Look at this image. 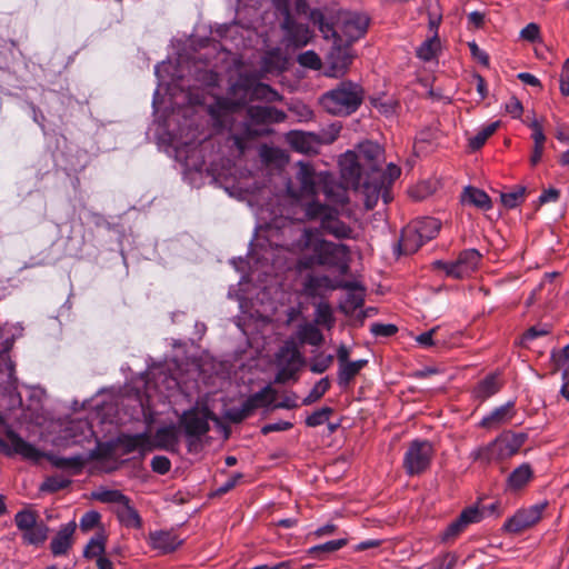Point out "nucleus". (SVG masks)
Returning a JSON list of instances; mask_svg holds the SVG:
<instances>
[{"label":"nucleus","mask_w":569,"mask_h":569,"mask_svg":"<svg viewBox=\"0 0 569 569\" xmlns=\"http://www.w3.org/2000/svg\"><path fill=\"white\" fill-rule=\"evenodd\" d=\"M481 259L482 254L477 249H465L455 261L437 260L433 262V268L443 270L450 278L463 279L477 270Z\"/></svg>","instance_id":"11"},{"label":"nucleus","mask_w":569,"mask_h":569,"mask_svg":"<svg viewBox=\"0 0 569 569\" xmlns=\"http://www.w3.org/2000/svg\"><path fill=\"white\" fill-rule=\"evenodd\" d=\"M516 416L515 401L495 408L489 415L485 416L480 421V427L485 429H496L509 421Z\"/></svg>","instance_id":"23"},{"label":"nucleus","mask_w":569,"mask_h":569,"mask_svg":"<svg viewBox=\"0 0 569 569\" xmlns=\"http://www.w3.org/2000/svg\"><path fill=\"white\" fill-rule=\"evenodd\" d=\"M546 507L547 502H543L518 510L512 517L506 520L503 523V530L516 535L521 533L539 522Z\"/></svg>","instance_id":"13"},{"label":"nucleus","mask_w":569,"mask_h":569,"mask_svg":"<svg viewBox=\"0 0 569 569\" xmlns=\"http://www.w3.org/2000/svg\"><path fill=\"white\" fill-rule=\"evenodd\" d=\"M535 479V471L529 462H523L513 469L506 479L505 491L518 493Z\"/></svg>","instance_id":"19"},{"label":"nucleus","mask_w":569,"mask_h":569,"mask_svg":"<svg viewBox=\"0 0 569 569\" xmlns=\"http://www.w3.org/2000/svg\"><path fill=\"white\" fill-rule=\"evenodd\" d=\"M119 521L127 528H142V518L131 502L119 506L116 510Z\"/></svg>","instance_id":"35"},{"label":"nucleus","mask_w":569,"mask_h":569,"mask_svg":"<svg viewBox=\"0 0 569 569\" xmlns=\"http://www.w3.org/2000/svg\"><path fill=\"white\" fill-rule=\"evenodd\" d=\"M252 415L250 407L243 401L241 407L229 408L224 411L223 418L231 423H240Z\"/></svg>","instance_id":"47"},{"label":"nucleus","mask_w":569,"mask_h":569,"mask_svg":"<svg viewBox=\"0 0 569 569\" xmlns=\"http://www.w3.org/2000/svg\"><path fill=\"white\" fill-rule=\"evenodd\" d=\"M348 545L347 538L330 540L308 549V555L315 559L322 560L326 555L340 550Z\"/></svg>","instance_id":"39"},{"label":"nucleus","mask_w":569,"mask_h":569,"mask_svg":"<svg viewBox=\"0 0 569 569\" xmlns=\"http://www.w3.org/2000/svg\"><path fill=\"white\" fill-rule=\"evenodd\" d=\"M335 12L325 8H315L310 12V21L318 27L323 38L333 39V44L326 57L329 76L341 77L349 69L353 60L351 43L345 41L335 29Z\"/></svg>","instance_id":"2"},{"label":"nucleus","mask_w":569,"mask_h":569,"mask_svg":"<svg viewBox=\"0 0 569 569\" xmlns=\"http://www.w3.org/2000/svg\"><path fill=\"white\" fill-rule=\"evenodd\" d=\"M298 62L302 67L318 70L321 67V60L315 51H306L298 57Z\"/></svg>","instance_id":"56"},{"label":"nucleus","mask_w":569,"mask_h":569,"mask_svg":"<svg viewBox=\"0 0 569 569\" xmlns=\"http://www.w3.org/2000/svg\"><path fill=\"white\" fill-rule=\"evenodd\" d=\"M92 498L102 503H118L119 506L131 502L128 496L123 495L120 490L117 489H101L93 492Z\"/></svg>","instance_id":"41"},{"label":"nucleus","mask_w":569,"mask_h":569,"mask_svg":"<svg viewBox=\"0 0 569 569\" xmlns=\"http://www.w3.org/2000/svg\"><path fill=\"white\" fill-rule=\"evenodd\" d=\"M284 63L280 48H271L263 57V66L267 71L281 69Z\"/></svg>","instance_id":"49"},{"label":"nucleus","mask_w":569,"mask_h":569,"mask_svg":"<svg viewBox=\"0 0 569 569\" xmlns=\"http://www.w3.org/2000/svg\"><path fill=\"white\" fill-rule=\"evenodd\" d=\"M0 375L6 376V379L0 382L6 392H11L17 388L16 363L10 358L9 348L0 351Z\"/></svg>","instance_id":"28"},{"label":"nucleus","mask_w":569,"mask_h":569,"mask_svg":"<svg viewBox=\"0 0 569 569\" xmlns=\"http://www.w3.org/2000/svg\"><path fill=\"white\" fill-rule=\"evenodd\" d=\"M432 443L428 440H412L403 456V469L409 476H419L427 471L433 457Z\"/></svg>","instance_id":"9"},{"label":"nucleus","mask_w":569,"mask_h":569,"mask_svg":"<svg viewBox=\"0 0 569 569\" xmlns=\"http://www.w3.org/2000/svg\"><path fill=\"white\" fill-rule=\"evenodd\" d=\"M500 122H491L488 126L483 127L481 130L477 132V134L469 140V147L472 150H479L486 141L497 131Z\"/></svg>","instance_id":"45"},{"label":"nucleus","mask_w":569,"mask_h":569,"mask_svg":"<svg viewBox=\"0 0 569 569\" xmlns=\"http://www.w3.org/2000/svg\"><path fill=\"white\" fill-rule=\"evenodd\" d=\"M318 233L319 229L307 228L303 230V246L311 251V254L300 259V267L303 269H311L313 266L338 268L341 274H346L349 270L346 262L348 247L321 239Z\"/></svg>","instance_id":"3"},{"label":"nucleus","mask_w":569,"mask_h":569,"mask_svg":"<svg viewBox=\"0 0 569 569\" xmlns=\"http://www.w3.org/2000/svg\"><path fill=\"white\" fill-rule=\"evenodd\" d=\"M107 536L103 531L97 532L90 538L83 549V557L86 559H98L106 553Z\"/></svg>","instance_id":"38"},{"label":"nucleus","mask_w":569,"mask_h":569,"mask_svg":"<svg viewBox=\"0 0 569 569\" xmlns=\"http://www.w3.org/2000/svg\"><path fill=\"white\" fill-rule=\"evenodd\" d=\"M331 290H335V281L329 276L308 273L301 282L300 293L307 299H323Z\"/></svg>","instance_id":"18"},{"label":"nucleus","mask_w":569,"mask_h":569,"mask_svg":"<svg viewBox=\"0 0 569 569\" xmlns=\"http://www.w3.org/2000/svg\"><path fill=\"white\" fill-rule=\"evenodd\" d=\"M149 540L151 547L162 553L173 552L182 545V540L177 535L163 530L150 532Z\"/></svg>","instance_id":"25"},{"label":"nucleus","mask_w":569,"mask_h":569,"mask_svg":"<svg viewBox=\"0 0 569 569\" xmlns=\"http://www.w3.org/2000/svg\"><path fill=\"white\" fill-rule=\"evenodd\" d=\"M332 413L333 409L331 407H322L307 417L306 425L310 428L319 427L328 421Z\"/></svg>","instance_id":"52"},{"label":"nucleus","mask_w":569,"mask_h":569,"mask_svg":"<svg viewBox=\"0 0 569 569\" xmlns=\"http://www.w3.org/2000/svg\"><path fill=\"white\" fill-rule=\"evenodd\" d=\"M331 382L328 377L321 378L310 390L307 397L302 399V406H310L320 400L330 389Z\"/></svg>","instance_id":"44"},{"label":"nucleus","mask_w":569,"mask_h":569,"mask_svg":"<svg viewBox=\"0 0 569 569\" xmlns=\"http://www.w3.org/2000/svg\"><path fill=\"white\" fill-rule=\"evenodd\" d=\"M391 186H392V183H388V184H385L381 187L376 186V183H365V189L368 192L376 194L377 197L380 196L382 198L383 202L388 203L392 199L391 191H390Z\"/></svg>","instance_id":"57"},{"label":"nucleus","mask_w":569,"mask_h":569,"mask_svg":"<svg viewBox=\"0 0 569 569\" xmlns=\"http://www.w3.org/2000/svg\"><path fill=\"white\" fill-rule=\"evenodd\" d=\"M502 387L497 375L491 373L480 380L473 388V397L480 401H485L498 393Z\"/></svg>","instance_id":"31"},{"label":"nucleus","mask_w":569,"mask_h":569,"mask_svg":"<svg viewBox=\"0 0 569 569\" xmlns=\"http://www.w3.org/2000/svg\"><path fill=\"white\" fill-rule=\"evenodd\" d=\"M300 338L311 346H320L323 341L322 332L315 325H306L300 330Z\"/></svg>","instance_id":"48"},{"label":"nucleus","mask_w":569,"mask_h":569,"mask_svg":"<svg viewBox=\"0 0 569 569\" xmlns=\"http://www.w3.org/2000/svg\"><path fill=\"white\" fill-rule=\"evenodd\" d=\"M209 421L218 422V417L207 406H194L186 411L179 418V425L188 438L200 439L209 432Z\"/></svg>","instance_id":"10"},{"label":"nucleus","mask_w":569,"mask_h":569,"mask_svg":"<svg viewBox=\"0 0 569 569\" xmlns=\"http://www.w3.org/2000/svg\"><path fill=\"white\" fill-rule=\"evenodd\" d=\"M368 365L367 359H359L356 361H349L339 366L337 372V382L340 388L347 389L350 387L353 379L360 373V371Z\"/></svg>","instance_id":"29"},{"label":"nucleus","mask_w":569,"mask_h":569,"mask_svg":"<svg viewBox=\"0 0 569 569\" xmlns=\"http://www.w3.org/2000/svg\"><path fill=\"white\" fill-rule=\"evenodd\" d=\"M440 50V40L437 32L426 39L416 50V54L422 61H431Z\"/></svg>","instance_id":"40"},{"label":"nucleus","mask_w":569,"mask_h":569,"mask_svg":"<svg viewBox=\"0 0 569 569\" xmlns=\"http://www.w3.org/2000/svg\"><path fill=\"white\" fill-rule=\"evenodd\" d=\"M116 448L121 450V455H130L139 452L144 457L153 450L152 441L147 432L130 435L126 432L119 433L114 439Z\"/></svg>","instance_id":"16"},{"label":"nucleus","mask_w":569,"mask_h":569,"mask_svg":"<svg viewBox=\"0 0 569 569\" xmlns=\"http://www.w3.org/2000/svg\"><path fill=\"white\" fill-rule=\"evenodd\" d=\"M14 525L21 532L23 545L40 547L48 539L50 529L33 510L23 509L18 511L14 516Z\"/></svg>","instance_id":"8"},{"label":"nucleus","mask_w":569,"mask_h":569,"mask_svg":"<svg viewBox=\"0 0 569 569\" xmlns=\"http://www.w3.org/2000/svg\"><path fill=\"white\" fill-rule=\"evenodd\" d=\"M280 28L284 33V44L288 48H302L309 43L312 32L308 24L298 22L295 18L280 22Z\"/></svg>","instance_id":"17"},{"label":"nucleus","mask_w":569,"mask_h":569,"mask_svg":"<svg viewBox=\"0 0 569 569\" xmlns=\"http://www.w3.org/2000/svg\"><path fill=\"white\" fill-rule=\"evenodd\" d=\"M101 520V515L98 511L90 510L82 515L80 518V529L83 532H88L93 528L98 527Z\"/></svg>","instance_id":"53"},{"label":"nucleus","mask_w":569,"mask_h":569,"mask_svg":"<svg viewBox=\"0 0 569 569\" xmlns=\"http://www.w3.org/2000/svg\"><path fill=\"white\" fill-rule=\"evenodd\" d=\"M151 469L159 475H166L170 471L171 461L166 456H154L151 460Z\"/></svg>","instance_id":"58"},{"label":"nucleus","mask_w":569,"mask_h":569,"mask_svg":"<svg viewBox=\"0 0 569 569\" xmlns=\"http://www.w3.org/2000/svg\"><path fill=\"white\" fill-rule=\"evenodd\" d=\"M298 372L296 368L278 366V371L274 377V383L284 385L289 380L297 381Z\"/></svg>","instance_id":"54"},{"label":"nucleus","mask_w":569,"mask_h":569,"mask_svg":"<svg viewBox=\"0 0 569 569\" xmlns=\"http://www.w3.org/2000/svg\"><path fill=\"white\" fill-rule=\"evenodd\" d=\"M315 321L317 325L325 326L330 329L335 325L332 308L327 301L315 303Z\"/></svg>","instance_id":"43"},{"label":"nucleus","mask_w":569,"mask_h":569,"mask_svg":"<svg viewBox=\"0 0 569 569\" xmlns=\"http://www.w3.org/2000/svg\"><path fill=\"white\" fill-rule=\"evenodd\" d=\"M461 201L485 211L492 208L490 197L483 190L471 186L465 188L461 194Z\"/></svg>","instance_id":"34"},{"label":"nucleus","mask_w":569,"mask_h":569,"mask_svg":"<svg viewBox=\"0 0 569 569\" xmlns=\"http://www.w3.org/2000/svg\"><path fill=\"white\" fill-rule=\"evenodd\" d=\"M409 224L412 227V230H416V233H418V237H420L425 243L436 238L441 229V222L432 217H423Z\"/></svg>","instance_id":"30"},{"label":"nucleus","mask_w":569,"mask_h":569,"mask_svg":"<svg viewBox=\"0 0 569 569\" xmlns=\"http://www.w3.org/2000/svg\"><path fill=\"white\" fill-rule=\"evenodd\" d=\"M341 177L347 186L355 189L365 188L366 170L357 158L356 152L347 151L339 161Z\"/></svg>","instance_id":"15"},{"label":"nucleus","mask_w":569,"mask_h":569,"mask_svg":"<svg viewBox=\"0 0 569 569\" xmlns=\"http://www.w3.org/2000/svg\"><path fill=\"white\" fill-rule=\"evenodd\" d=\"M522 110V103L516 97H511L506 103V111L515 119L520 118Z\"/></svg>","instance_id":"63"},{"label":"nucleus","mask_w":569,"mask_h":569,"mask_svg":"<svg viewBox=\"0 0 569 569\" xmlns=\"http://www.w3.org/2000/svg\"><path fill=\"white\" fill-rule=\"evenodd\" d=\"M528 439L525 432L505 431L487 446L471 452L475 461L488 465L495 460H505L515 456Z\"/></svg>","instance_id":"7"},{"label":"nucleus","mask_w":569,"mask_h":569,"mask_svg":"<svg viewBox=\"0 0 569 569\" xmlns=\"http://www.w3.org/2000/svg\"><path fill=\"white\" fill-rule=\"evenodd\" d=\"M550 333V327L547 325L543 326H532L526 330L522 336V342L526 343L528 341L535 340L539 337H543Z\"/></svg>","instance_id":"59"},{"label":"nucleus","mask_w":569,"mask_h":569,"mask_svg":"<svg viewBox=\"0 0 569 569\" xmlns=\"http://www.w3.org/2000/svg\"><path fill=\"white\" fill-rule=\"evenodd\" d=\"M357 158L366 170L365 183H376V186H385L393 183L401 174V169L389 163L386 169L382 168L385 161V151L373 141H363L358 144L355 151Z\"/></svg>","instance_id":"4"},{"label":"nucleus","mask_w":569,"mask_h":569,"mask_svg":"<svg viewBox=\"0 0 569 569\" xmlns=\"http://www.w3.org/2000/svg\"><path fill=\"white\" fill-rule=\"evenodd\" d=\"M276 360L278 366L296 368L299 371L305 363V359L293 340L284 341L276 353Z\"/></svg>","instance_id":"24"},{"label":"nucleus","mask_w":569,"mask_h":569,"mask_svg":"<svg viewBox=\"0 0 569 569\" xmlns=\"http://www.w3.org/2000/svg\"><path fill=\"white\" fill-rule=\"evenodd\" d=\"M71 483V479L63 478L62 476L59 475H53L44 479V481L40 485L39 490L41 492L56 493L60 490L70 487Z\"/></svg>","instance_id":"42"},{"label":"nucleus","mask_w":569,"mask_h":569,"mask_svg":"<svg viewBox=\"0 0 569 569\" xmlns=\"http://www.w3.org/2000/svg\"><path fill=\"white\" fill-rule=\"evenodd\" d=\"M77 529V523L70 521L59 529L57 535L50 542V550L54 557L66 556L73 545V533Z\"/></svg>","instance_id":"21"},{"label":"nucleus","mask_w":569,"mask_h":569,"mask_svg":"<svg viewBox=\"0 0 569 569\" xmlns=\"http://www.w3.org/2000/svg\"><path fill=\"white\" fill-rule=\"evenodd\" d=\"M335 360L333 355L318 353L310 361V371L317 375L326 372Z\"/></svg>","instance_id":"50"},{"label":"nucleus","mask_w":569,"mask_h":569,"mask_svg":"<svg viewBox=\"0 0 569 569\" xmlns=\"http://www.w3.org/2000/svg\"><path fill=\"white\" fill-rule=\"evenodd\" d=\"M303 218L301 221H319L320 229L337 238L349 239L352 234V229L346 222L339 219L338 210L312 200L302 206Z\"/></svg>","instance_id":"6"},{"label":"nucleus","mask_w":569,"mask_h":569,"mask_svg":"<svg viewBox=\"0 0 569 569\" xmlns=\"http://www.w3.org/2000/svg\"><path fill=\"white\" fill-rule=\"evenodd\" d=\"M369 18L360 13H350L343 19L342 33L347 42L353 43L367 31Z\"/></svg>","instance_id":"22"},{"label":"nucleus","mask_w":569,"mask_h":569,"mask_svg":"<svg viewBox=\"0 0 569 569\" xmlns=\"http://www.w3.org/2000/svg\"><path fill=\"white\" fill-rule=\"evenodd\" d=\"M117 450L114 439L107 442H98L96 448L90 451V459L106 460L112 457Z\"/></svg>","instance_id":"51"},{"label":"nucleus","mask_w":569,"mask_h":569,"mask_svg":"<svg viewBox=\"0 0 569 569\" xmlns=\"http://www.w3.org/2000/svg\"><path fill=\"white\" fill-rule=\"evenodd\" d=\"M481 521L479 508L468 507L461 511L458 518L450 522L447 528L441 532L440 539L445 543L453 542L462 532L466 531L469 525Z\"/></svg>","instance_id":"14"},{"label":"nucleus","mask_w":569,"mask_h":569,"mask_svg":"<svg viewBox=\"0 0 569 569\" xmlns=\"http://www.w3.org/2000/svg\"><path fill=\"white\" fill-rule=\"evenodd\" d=\"M4 435L11 445L0 437V453L7 457L19 455L24 459L34 461L43 457V453L38 448L21 438L20 435L10 427L6 429Z\"/></svg>","instance_id":"12"},{"label":"nucleus","mask_w":569,"mask_h":569,"mask_svg":"<svg viewBox=\"0 0 569 569\" xmlns=\"http://www.w3.org/2000/svg\"><path fill=\"white\" fill-rule=\"evenodd\" d=\"M526 199V188L516 187L513 190L500 193V200L507 209H513L521 204Z\"/></svg>","instance_id":"46"},{"label":"nucleus","mask_w":569,"mask_h":569,"mask_svg":"<svg viewBox=\"0 0 569 569\" xmlns=\"http://www.w3.org/2000/svg\"><path fill=\"white\" fill-rule=\"evenodd\" d=\"M273 4L277 13L282 17V21L292 19L290 0H273Z\"/></svg>","instance_id":"62"},{"label":"nucleus","mask_w":569,"mask_h":569,"mask_svg":"<svg viewBox=\"0 0 569 569\" xmlns=\"http://www.w3.org/2000/svg\"><path fill=\"white\" fill-rule=\"evenodd\" d=\"M471 57L477 60L480 64L483 67H489V56L486 51L479 48V46L476 42H469L468 43Z\"/></svg>","instance_id":"60"},{"label":"nucleus","mask_w":569,"mask_h":569,"mask_svg":"<svg viewBox=\"0 0 569 569\" xmlns=\"http://www.w3.org/2000/svg\"><path fill=\"white\" fill-rule=\"evenodd\" d=\"M365 99L363 88L356 82L343 80L320 97V104L330 114L347 117L355 113Z\"/></svg>","instance_id":"5"},{"label":"nucleus","mask_w":569,"mask_h":569,"mask_svg":"<svg viewBox=\"0 0 569 569\" xmlns=\"http://www.w3.org/2000/svg\"><path fill=\"white\" fill-rule=\"evenodd\" d=\"M423 244V240L418 237L416 230H412V227L408 224L401 232L397 250L399 254H412L417 252Z\"/></svg>","instance_id":"32"},{"label":"nucleus","mask_w":569,"mask_h":569,"mask_svg":"<svg viewBox=\"0 0 569 569\" xmlns=\"http://www.w3.org/2000/svg\"><path fill=\"white\" fill-rule=\"evenodd\" d=\"M291 148L301 153L316 152L320 140L315 133L303 131H291L288 136Z\"/></svg>","instance_id":"27"},{"label":"nucleus","mask_w":569,"mask_h":569,"mask_svg":"<svg viewBox=\"0 0 569 569\" xmlns=\"http://www.w3.org/2000/svg\"><path fill=\"white\" fill-rule=\"evenodd\" d=\"M247 117L254 124H268L283 122L287 116L276 107L250 106L247 108Z\"/></svg>","instance_id":"20"},{"label":"nucleus","mask_w":569,"mask_h":569,"mask_svg":"<svg viewBox=\"0 0 569 569\" xmlns=\"http://www.w3.org/2000/svg\"><path fill=\"white\" fill-rule=\"evenodd\" d=\"M153 449L171 451L179 443V432L174 425L158 428L151 439Z\"/></svg>","instance_id":"26"},{"label":"nucleus","mask_w":569,"mask_h":569,"mask_svg":"<svg viewBox=\"0 0 569 569\" xmlns=\"http://www.w3.org/2000/svg\"><path fill=\"white\" fill-rule=\"evenodd\" d=\"M243 478V475L238 472V473H234L231 478H229L223 485H221L220 487H218L214 491V496H223L226 495L227 492H229L230 490H232L237 485L238 482Z\"/></svg>","instance_id":"61"},{"label":"nucleus","mask_w":569,"mask_h":569,"mask_svg":"<svg viewBox=\"0 0 569 569\" xmlns=\"http://www.w3.org/2000/svg\"><path fill=\"white\" fill-rule=\"evenodd\" d=\"M398 331V327L392 323H380L375 322L370 326V332L375 337H391L396 335Z\"/></svg>","instance_id":"55"},{"label":"nucleus","mask_w":569,"mask_h":569,"mask_svg":"<svg viewBox=\"0 0 569 569\" xmlns=\"http://www.w3.org/2000/svg\"><path fill=\"white\" fill-rule=\"evenodd\" d=\"M277 397V391L270 385L263 387L258 392L249 396L244 402L250 407L252 413L260 407H267L273 403Z\"/></svg>","instance_id":"36"},{"label":"nucleus","mask_w":569,"mask_h":569,"mask_svg":"<svg viewBox=\"0 0 569 569\" xmlns=\"http://www.w3.org/2000/svg\"><path fill=\"white\" fill-rule=\"evenodd\" d=\"M229 97H216L208 107L213 126L217 129H231L233 116L243 109L249 101L263 100L268 102L280 100L279 93L269 84L260 82L252 73H242L228 89Z\"/></svg>","instance_id":"1"},{"label":"nucleus","mask_w":569,"mask_h":569,"mask_svg":"<svg viewBox=\"0 0 569 569\" xmlns=\"http://www.w3.org/2000/svg\"><path fill=\"white\" fill-rule=\"evenodd\" d=\"M47 459L56 468L72 469L73 475H79L86 465V460L80 455L72 457H59L54 455H48Z\"/></svg>","instance_id":"37"},{"label":"nucleus","mask_w":569,"mask_h":569,"mask_svg":"<svg viewBox=\"0 0 569 569\" xmlns=\"http://www.w3.org/2000/svg\"><path fill=\"white\" fill-rule=\"evenodd\" d=\"M296 180L302 194L313 196L317 193L316 172L309 163L299 162Z\"/></svg>","instance_id":"33"},{"label":"nucleus","mask_w":569,"mask_h":569,"mask_svg":"<svg viewBox=\"0 0 569 569\" xmlns=\"http://www.w3.org/2000/svg\"><path fill=\"white\" fill-rule=\"evenodd\" d=\"M560 91L563 96H569V58L565 61L560 77Z\"/></svg>","instance_id":"64"}]
</instances>
